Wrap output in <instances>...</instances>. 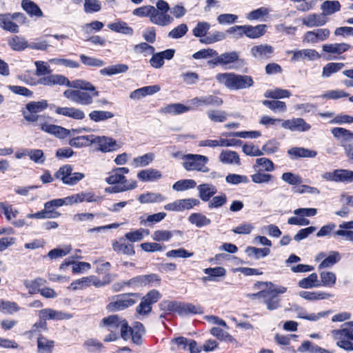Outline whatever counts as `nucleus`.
Listing matches in <instances>:
<instances>
[{
	"mask_svg": "<svg viewBox=\"0 0 353 353\" xmlns=\"http://www.w3.org/2000/svg\"><path fill=\"white\" fill-rule=\"evenodd\" d=\"M67 86L74 89L66 90L63 92V96L70 101L79 105H90L93 103L94 97L99 96V92L96 87L83 79L69 81Z\"/></svg>",
	"mask_w": 353,
	"mask_h": 353,
	"instance_id": "1",
	"label": "nucleus"
},
{
	"mask_svg": "<svg viewBox=\"0 0 353 353\" xmlns=\"http://www.w3.org/2000/svg\"><path fill=\"white\" fill-rule=\"evenodd\" d=\"M105 181L112 186L108 187L105 189L108 193H119L135 189L137 187L136 181H128L125 176H122L116 169H114L108 177L105 179Z\"/></svg>",
	"mask_w": 353,
	"mask_h": 353,
	"instance_id": "2",
	"label": "nucleus"
},
{
	"mask_svg": "<svg viewBox=\"0 0 353 353\" xmlns=\"http://www.w3.org/2000/svg\"><path fill=\"white\" fill-rule=\"evenodd\" d=\"M222 83L231 90H243L253 85L254 81L250 76L234 73L222 74Z\"/></svg>",
	"mask_w": 353,
	"mask_h": 353,
	"instance_id": "3",
	"label": "nucleus"
},
{
	"mask_svg": "<svg viewBox=\"0 0 353 353\" xmlns=\"http://www.w3.org/2000/svg\"><path fill=\"white\" fill-rule=\"evenodd\" d=\"M183 167L187 171L209 172L208 158L201 154H188L182 157Z\"/></svg>",
	"mask_w": 353,
	"mask_h": 353,
	"instance_id": "4",
	"label": "nucleus"
},
{
	"mask_svg": "<svg viewBox=\"0 0 353 353\" xmlns=\"http://www.w3.org/2000/svg\"><path fill=\"white\" fill-rule=\"evenodd\" d=\"M139 298V293H125L118 295L107 305V310L109 311L123 310L134 305Z\"/></svg>",
	"mask_w": 353,
	"mask_h": 353,
	"instance_id": "5",
	"label": "nucleus"
},
{
	"mask_svg": "<svg viewBox=\"0 0 353 353\" xmlns=\"http://www.w3.org/2000/svg\"><path fill=\"white\" fill-rule=\"evenodd\" d=\"M54 176L65 185H74L85 177V174L81 172H72V166L65 165L58 170Z\"/></svg>",
	"mask_w": 353,
	"mask_h": 353,
	"instance_id": "6",
	"label": "nucleus"
},
{
	"mask_svg": "<svg viewBox=\"0 0 353 353\" xmlns=\"http://www.w3.org/2000/svg\"><path fill=\"white\" fill-rule=\"evenodd\" d=\"M48 106L46 100L30 101L26 104V110L22 111L23 116L26 121L34 122L39 119V115L37 114L46 110Z\"/></svg>",
	"mask_w": 353,
	"mask_h": 353,
	"instance_id": "7",
	"label": "nucleus"
},
{
	"mask_svg": "<svg viewBox=\"0 0 353 353\" xmlns=\"http://www.w3.org/2000/svg\"><path fill=\"white\" fill-rule=\"evenodd\" d=\"M199 203L200 201L198 199L193 198L178 199L172 203L165 205L164 209L168 211L181 212L190 210Z\"/></svg>",
	"mask_w": 353,
	"mask_h": 353,
	"instance_id": "8",
	"label": "nucleus"
},
{
	"mask_svg": "<svg viewBox=\"0 0 353 353\" xmlns=\"http://www.w3.org/2000/svg\"><path fill=\"white\" fill-rule=\"evenodd\" d=\"M92 143L97 144V150L103 152H112L120 148L116 140L105 136L99 137L92 134Z\"/></svg>",
	"mask_w": 353,
	"mask_h": 353,
	"instance_id": "9",
	"label": "nucleus"
},
{
	"mask_svg": "<svg viewBox=\"0 0 353 353\" xmlns=\"http://www.w3.org/2000/svg\"><path fill=\"white\" fill-rule=\"evenodd\" d=\"M330 35V32L327 28L317 29L313 31H307L303 37V42L316 43L319 41L326 40Z\"/></svg>",
	"mask_w": 353,
	"mask_h": 353,
	"instance_id": "10",
	"label": "nucleus"
},
{
	"mask_svg": "<svg viewBox=\"0 0 353 353\" xmlns=\"http://www.w3.org/2000/svg\"><path fill=\"white\" fill-rule=\"evenodd\" d=\"M274 48L268 44L254 46L250 49V53L255 59L265 60L269 59L274 53Z\"/></svg>",
	"mask_w": 353,
	"mask_h": 353,
	"instance_id": "11",
	"label": "nucleus"
},
{
	"mask_svg": "<svg viewBox=\"0 0 353 353\" xmlns=\"http://www.w3.org/2000/svg\"><path fill=\"white\" fill-rule=\"evenodd\" d=\"M38 315L39 318L45 319L46 321H60L63 319H70L72 318V315L68 313L55 310L51 308H46L39 310Z\"/></svg>",
	"mask_w": 353,
	"mask_h": 353,
	"instance_id": "12",
	"label": "nucleus"
},
{
	"mask_svg": "<svg viewBox=\"0 0 353 353\" xmlns=\"http://www.w3.org/2000/svg\"><path fill=\"white\" fill-rule=\"evenodd\" d=\"M252 296H259L263 299L268 310H274L281 307V300L276 295L270 294L265 289L259 292L252 294Z\"/></svg>",
	"mask_w": 353,
	"mask_h": 353,
	"instance_id": "13",
	"label": "nucleus"
},
{
	"mask_svg": "<svg viewBox=\"0 0 353 353\" xmlns=\"http://www.w3.org/2000/svg\"><path fill=\"white\" fill-rule=\"evenodd\" d=\"M55 113L74 120H82L85 117L84 112L75 107H57Z\"/></svg>",
	"mask_w": 353,
	"mask_h": 353,
	"instance_id": "14",
	"label": "nucleus"
},
{
	"mask_svg": "<svg viewBox=\"0 0 353 353\" xmlns=\"http://www.w3.org/2000/svg\"><path fill=\"white\" fill-rule=\"evenodd\" d=\"M288 53L293 54L292 61H299L305 59L314 61L321 58L319 53L314 49H303L295 51H289Z\"/></svg>",
	"mask_w": 353,
	"mask_h": 353,
	"instance_id": "15",
	"label": "nucleus"
},
{
	"mask_svg": "<svg viewBox=\"0 0 353 353\" xmlns=\"http://www.w3.org/2000/svg\"><path fill=\"white\" fill-rule=\"evenodd\" d=\"M281 125L283 128L291 131L305 132L310 129V124L307 123L303 119L296 118L288 119L282 121Z\"/></svg>",
	"mask_w": 353,
	"mask_h": 353,
	"instance_id": "16",
	"label": "nucleus"
},
{
	"mask_svg": "<svg viewBox=\"0 0 353 353\" xmlns=\"http://www.w3.org/2000/svg\"><path fill=\"white\" fill-rule=\"evenodd\" d=\"M150 21L159 26H166L174 21L173 17L165 12H160L153 7Z\"/></svg>",
	"mask_w": 353,
	"mask_h": 353,
	"instance_id": "17",
	"label": "nucleus"
},
{
	"mask_svg": "<svg viewBox=\"0 0 353 353\" xmlns=\"http://www.w3.org/2000/svg\"><path fill=\"white\" fill-rule=\"evenodd\" d=\"M302 24L308 27L323 26L327 22V19L321 13H312L307 14L301 19Z\"/></svg>",
	"mask_w": 353,
	"mask_h": 353,
	"instance_id": "18",
	"label": "nucleus"
},
{
	"mask_svg": "<svg viewBox=\"0 0 353 353\" xmlns=\"http://www.w3.org/2000/svg\"><path fill=\"white\" fill-rule=\"evenodd\" d=\"M244 64V60L239 59L236 52L222 54V65H228L229 68H237Z\"/></svg>",
	"mask_w": 353,
	"mask_h": 353,
	"instance_id": "19",
	"label": "nucleus"
},
{
	"mask_svg": "<svg viewBox=\"0 0 353 353\" xmlns=\"http://www.w3.org/2000/svg\"><path fill=\"white\" fill-rule=\"evenodd\" d=\"M160 90L161 87L159 85L142 87L132 92L130 94V98L134 100H139L145 96L155 94Z\"/></svg>",
	"mask_w": 353,
	"mask_h": 353,
	"instance_id": "20",
	"label": "nucleus"
},
{
	"mask_svg": "<svg viewBox=\"0 0 353 353\" xmlns=\"http://www.w3.org/2000/svg\"><path fill=\"white\" fill-rule=\"evenodd\" d=\"M41 129L43 131L53 134L59 139H63L69 136L70 134L69 130L53 124L43 123L41 125Z\"/></svg>",
	"mask_w": 353,
	"mask_h": 353,
	"instance_id": "21",
	"label": "nucleus"
},
{
	"mask_svg": "<svg viewBox=\"0 0 353 353\" xmlns=\"http://www.w3.org/2000/svg\"><path fill=\"white\" fill-rule=\"evenodd\" d=\"M38 83L52 86L54 85H65L69 83V80L61 74H52L48 77H42L38 80Z\"/></svg>",
	"mask_w": 353,
	"mask_h": 353,
	"instance_id": "22",
	"label": "nucleus"
},
{
	"mask_svg": "<svg viewBox=\"0 0 353 353\" xmlns=\"http://www.w3.org/2000/svg\"><path fill=\"white\" fill-rule=\"evenodd\" d=\"M350 48V45L345 43H326L322 46V50L327 53L339 55L347 51Z\"/></svg>",
	"mask_w": 353,
	"mask_h": 353,
	"instance_id": "23",
	"label": "nucleus"
},
{
	"mask_svg": "<svg viewBox=\"0 0 353 353\" xmlns=\"http://www.w3.org/2000/svg\"><path fill=\"white\" fill-rule=\"evenodd\" d=\"M332 334L334 339H341V336H343L347 339L353 341V321L344 323L342 329L333 330Z\"/></svg>",
	"mask_w": 353,
	"mask_h": 353,
	"instance_id": "24",
	"label": "nucleus"
},
{
	"mask_svg": "<svg viewBox=\"0 0 353 353\" xmlns=\"http://www.w3.org/2000/svg\"><path fill=\"white\" fill-rule=\"evenodd\" d=\"M138 200L141 203H161L166 200V197L160 193L148 192L140 194Z\"/></svg>",
	"mask_w": 353,
	"mask_h": 353,
	"instance_id": "25",
	"label": "nucleus"
},
{
	"mask_svg": "<svg viewBox=\"0 0 353 353\" xmlns=\"http://www.w3.org/2000/svg\"><path fill=\"white\" fill-rule=\"evenodd\" d=\"M137 177L142 181H154L160 179L162 174L159 170L150 168L139 172Z\"/></svg>",
	"mask_w": 353,
	"mask_h": 353,
	"instance_id": "26",
	"label": "nucleus"
},
{
	"mask_svg": "<svg viewBox=\"0 0 353 353\" xmlns=\"http://www.w3.org/2000/svg\"><path fill=\"white\" fill-rule=\"evenodd\" d=\"M266 25L261 24L256 26H244V35L251 39H257L265 33Z\"/></svg>",
	"mask_w": 353,
	"mask_h": 353,
	"instance_id": "27",
	"label": "nucleus"
},
{
	"mask_svg": "<svg viewBox=\"0 0 353 353\" xmlns=\"http://www.w3.org/2000/svg\"><path fill=\"white\" fill-rule=\"evenodd\" d=\"M10 14H0V27L7 31L12 33L19 32V26L14 23Z\"/></svg>",
	"mask_w": 353,
	"mask_h": 353,
	"instance_id": "28",
	"label": "nucleus"
},
{
	"mask_svg": "<svg viewBox=\"0 0 353 353\" xmlns=\"http://www.w3.org/2000/svg\"><path fill=\"white\" fill-rule=\"evenodd\" d=\"M125 319L120 318L118 315H110L103 318L101 324L106 327L109 330H114L120 328L121 324L124 323Z\"/></svg>",
	"mask_w": 353,
	"mask_h": 353,
	"instance_id": "29",
	"label": "nucleus"
},
{
	"mask_svg": "<svg viewBox=\"0 0 353 353\" xmlns=\"http://www.w3.org/2000/svg\"><path fill=\"white\" fill-rule=\"evenodd\" d=\"M21 7L31 17H42L43 16L39 7L31 0H23Z\"/></svg>",
	"mask_w": 353,
	"mask_h": 353,
	"instance_id": "30",
	"label": "nucleus"
},
{
	"mask_svg": "<svg viewBox=\"0 0 353 353\" xmlns=\"http://www.w3.org/2000/svg\"><path fill=\"white\" fill-rule=\"evenodd\" d=\"M288 152L294 158H314L317 155V152L316 151L304 148H292L290 149Z\"/></svg>",
	"mask_w": 353,
	"mask_h": 353,
	"instance_id": "31",
	"label": "nucleus"
},
{
	"mask_svg": "<svg viewBox=\"0 0 353 353\" xmlns=\"http://www.w3.org/2000/svg\"><path fill=\"white\" fill-rule=\"evenodd\" d=\"M299 296L307 301H317L327 299L332 296L331 294L324 292H308L301 291L299 292Z\"/></svg>",
	"mask_w": 353,
	"mask_h": 353,
	"instance_id": "32",
	"label": "nucleus"
},
{
	"mask_svg": "<svg viewBox=\"0 0 353 353\" xmlns=\"http://www.w3.org/2000/svg\"><path fill=\"white\" fill-rule=\"evenodd\" d=\"M108 27L111 30L122 33L127 35H132L133 34V29L128 26L127 23L121 21H118L114 23H109Z\"/></svg>",
	"mask_w": 353,
	"mask_h": 353,
	"instance_id": "33",
	"label": "nucleus"
},
{
	"mask_svg": "<svg viewBox=\"0 0 353 353\" xmlns=\"http://www.w3.org/2000/svg\"><path fill=\"white\" fill-rule=\"evenodd\" d=\"M341 8V4L338 1H325L321 5L322 10L321 14L323 17L331 15L339 11Z\"/></svg>",
	"mask_w": 353,
	"mask_h": 353,
	"instance_id": "34",
	"label": "nucleus"
},
{
	"mask_svg": "<svg viewBox=\"0 0 353 353\" xmlns=\"http://www.w3.org/2000/svg\"><path fill=\"white\" fill-rule=\"evenodd\" d=\"M298 284L300 288L304 289H310L321 286L316 273H312L307 277L300 280Z\"/></svg>",
	"mask_w": 353,
	"mask_h": 353,
	"instance_id": "35",
	"label": "nucleus"
},
{
	"mask_svg": "<svg viewBox=\"0 0 353 353\" xmlns=\"http://www.w3.org/2000/svg\"><path fill=\"white\" fill-rule=\"evenodd\" d=\"M190 110V108L188 106H185L181 103H172L169 104L161 109V112L172 114H179L185 112H188Z\"/></svg>",
	"mask_w": 353,
	"mask_h": 353,
	"instance_id": "36",
	"label": "nucleus"
},
{
	"mask_svg": "<svg viewBox=\"0 0 353 353\" xmlns=\"http://www.w3.org/2000/svg\"><path fill=\"white\" fill-rule=\"evenodd\" d=\"M128 68L126 64L119 63L103 68L99 72L101 75L112 76L119 73H124L128 71Z\"/></svg>",
	"mask_w": 353,
	"mask_h": 353,
	"instance_id": "37",
	"label": "nucleus"
},
{
	"mask_svg": "<svg viewBox=\"0 0 353 353\" xmlns=\"http://www.w3.org/2000/svg\"><path fill=\"white\" fill-rule=\"evenodd\" d=\"M54 343L52 340H48L43 336H40L37 339V348L39 353H52Z\"/></svg>",
	"mask_w": 353,
	"mask_h": 353,
	"instance_id": "38",
	"label": "nucleus"
},
{
	"mask_svg": "<svg viewBox=\"0 0 353 353\" xmlns=\"http://www.w3.org/2000/svg\"><path fill=\"white\" fill-rule=\"evenodd\" d=\"M9 46L16 51H22L28 48V43L23 37L14 36L8 40Z\"/></svg>",
	"mask_w": 353,
	"mask_h": 353,
	"instance_id": "39",
	"label": "nucleus"
},
{
	"mask_svg": "<svg viewBox=\"0 0 353 353\" xmlns=\"http://www.w3.org/2000/svg\"><path fill=\"white\" fill-rule=\"evenodd\" d=\"M253 168L256 171H261L263 170L266 172H272L274 170L273 162L267 158H259L256 160V164L254 165Z\"/></svg>",
	"mask_w": 353,
	"mask_h": 353,
	"instance_id": "40",
	"label": "nucleus"
},
{
	"mask_svg": "<svg viewBox=\"0 0 353 353\" xmlns=\"http://www.w3.org/2000/svg\"><path fill=\"white\" fill-rule=\"evenodd\" d=\"M92 143V134L86 136H79L71 139L69 144L74 148H82L89 146Z\"/></svg>",
	"mask_w": 353,
	"mask_h": 353,
	"instance_id": "41",
	"label": "nucleus"
},
{
	"mask_svg": "<svg viewBox=\"0 0 353 353\" xmlns=\"http://www.w3.org/2000/svg\"><path fill=\"white\" fill-rule=\"evenodd\" d=\"M343 67L344 63H328L323 67L321 76L323 78H328L332 74L343 69Z\"/></svg>",
	"mask_w": 353,
	"mask_h": 353,
	"instance_id": "42",
	"label": "nucleus"
},
{
	"mask_svg": "<svg viewBox=\"0 0 353 353\" xmlns=\"http://www.w3.org/2000/svg\"><path fill=\"white\" fill-rule=\"evenodd\" d=\"M188 221L190 223L195 225L198 228H201L210 223V220L201 213L191 214L188 217Z\"/></svg>",
	"mask_w": 353,
	"mask_h": 353,
	"instance_id": "43",
	"label": "nucleus"
},
{
	"mask_svg": "<svg viewBox=\"0 0 353 353\" xmlns=\"http://www.w3.org/2000/svg\"><path fill=\"white\" fill-rule=\"evenodd\" d=\"M112 248L115 252H121L126 255H134L135 254L132 244H126L121 241H114L112 243Z\"/></svg>",
	"mask_w": 353,
	"mask_h": 353,
	"instance_id": "44",
	"label": "nucleus"
},
{
	"mask_svg": "<svg viewBox=\"0 0 353 353\" xmlns=\"http://www.w3.org/2000/svg\"><path fill=\"white\" fill-rule=\"evenodd\" d=\"M199 196L203 201H208L216 193V189L213 185L202 184L198 186Z\"/></svg>",
	"mask_w": 353,
	"mask_h": 353,
	"instance_id": "45",
	"label": "nucleus"
},
{
	"mask_svg": "<svg viewBox=\"0 0 353 353\" xmlns=\"http://www.w3.org/2000/svg\"><path fill=\"white\" fill-rule=\"evenodd\" d=\"M321 281H319L321 286L332 287L336 283V276L332 272L323 271L320 273Z\"/></svg>",
	"mask_w": 353,
	"mask_h": 353,
	"instance_id": "46",
	"label": "nucleus"
},
{
	"mask_svg": "<svg viewBox=\"0 0 353 353\" xmlns=\"http://www.w3.org/2000/svg\"><path fill=\"white\" fill-rule=\"evenodd\" d=\"M333 136L343 141H348L353 139V132L343 128H334L332 130Z\"/></svg>",
	"mask_w": 353,
	"mask_h": 353,
	"instance_id": "47",
	"label": "nucleus"
},
{
	"mask_svg": "<svg viewBox=\"0 0 353 353\" xmlns=\"http://www.w3.org/2000/svg\"><path fill=\"white\" fill-rule=\"evenodd\" d=\"M341 260V255L336 251H332L329 256L325 257L319 265V268H327L332 267Z\"/></svg>",
	"mask_w": 353,
	"mask_h": 353,
	"instance_id": "48",
	"label": "nucleus"
},
{
	"mask_svg": "<svg viewBox=\"0 0 353 353\" xmlns=\"http://www.w3.org/2000/svg\"><path fill=\"white\" fill-rule=\"evenodd\" d=\"M264 96L266 98L279 99L283 98H288L291 96V93L288 90L276 88L274 90H266L264 93Z\"/></svg>",
	"mask_w": 353,
	"mask_h": 353,
	"instance_id": "49",
	"label": "nucleus"
},
{
	"mask_svg": "<svg viewBox=\"0 0 353 353\" xmlns=\"http://www.w3.org/2000/svg\"><path fill=\"white\" fill-rule=\"evenodd\" d=\"M154 159V154L152 152L145 154L143 156L136 157L133 159L132 165L135 168L144 167L149 165Z\"/></svg>",
	"mask_w": 353,
	"mask_h": 353,
	"instance_id": "50",
	"label": "nucleus"
},
{
	"mask_svg": "<svg viewBox=\"0 0 353 353\" xmlns=\"http://www.w3.org/2000/svg\"><path fill=\"white\" fill-rule=\"evenodd\" d=\"M180 315H185L189 314H196L203 313V309L200 306L194 305L192 303H181Z\"/></svg>",
	"mask_w": 353,
	"mask_h": 353,
	"instance_id": "51",
	"label": "nucleus"
},
{
	"mask_svg": "<svg viewBox=\"0 0 353 353\" xmlns=\"http://www.w3.org/2000/svg\"><path fill=\"white\" fill-rule=\"evenodd\" d=\"M114 114L108 111L94 110L89 114L90 119L94 122H99L111 119Z\"/></svg>",
	"mask_w": 353,
	"mask_h": 353,
	"instance_id": "52",
	"label": "nucleus"
},
{
	"mask_svg": "<svg viewBox=\"0 0 353 353\" xmlns=\"http://www.w3.org/2000/svg\"><path fill=\"white\" fill-rule=\"evenodd\" d=\"M174 233H179V232L159 230L154 232L152 237L153 240L157 241H168Z\"/></svg>",
	"mask_w": 353,
	"mask_h": 353,
	"instance_id": "53",
	"label": "nucleus"
},
{
	"mask_svg": "<svg viewBox=\"0 0 353 353\" xmlns=\"http://www.w3.org/2000/svg\"><path fill=\"white\" fill-rule=\"evenodd\" d=\"M196 185V183L192 179H183L174 183L172 185V188L175 191L181 192L188 189L193 188Z\"/></svg>",
	"mask_w": 353,
	"mask_h": 353,
	"instance_id": "54",
	"label": "nucleus"
},
{
	"mask_svg": "<svg viewBox=\"0 0 353 353\" xmlns=\"http://www.w3.org/2000/svg\"><path fill=\"white\" fill-rule=\"evenodd\" d=\"M257 285H259V288H264V287L268 288L267 289H265V290H267L268 292H269V293H270V294L276 295V296H278V294H284L287 291V288L285 287L274 286V285H273V284L272 283H268L260 282V283H258Z\"/></svg>",
	"mask_w": 353,
	"mask_h": 353,
	"instance_id": "55",
	"label": "nucleus"
},
{
	"mask_svg": "<svg viewBox=\"0 0 353 353\" xmlns=\"http://www.w3.org/2000/svg\"><path fill=\"white\" fill-rule=\"evenodd\" d=\"M349 97V94L343 90L336 89L328 90L323 94L321 97L323 99L336 100Z\"/></svg>",
	"mask_w": 353,
	"mask_h": 353,
	"instance_id": "56",
	"label": "nucleus"
},
{
	"mask_svg": "<svg viewBox=\"0 0 353 353\" xmlns=\"http://www.w3.org/2000/svg\"><path fill=\"white\" fill-rule=\"evenodd\" d=\"M71 250V245H65L62 248L52 249L48 253V256L50 259L61 258L68 254L70 252Z\"/></svg>",
	"mask_w": 353,
	"mask_h": 353,
	"instance_id": "57",
	"label": "nucleus"
},
{
	"mask_svg": "<svg viewBox=\"0 0 353 353\" xmlns=\"http://www.w3.org/2000/svg\"><path fill=\"white\" fill-rule=\"evenodd\" d=\"M188 31V28L187 25L181 23L170 30L168 34V37L174 39H179L183 37Z\"/></svg>",
	"mask_w": 353,
	"mask_h": 353,
	"instance_id": "58",
	"label": "nucleus"
},
{
	"mask_svg": "<svg viewBox=\"0 0 353 353\" xmlns=\"http://www.w3.org/2000/svg\"><path fill=\"white\" fill-rule=\"evenodd\" d=\"M143 287L159 286L161 283V278L157 274H142Z\"/></svg>",
	"mask_w": 353,
	"mask_h": 353,
	"instance_id": "59",
	"label": "nucleus"
},
{
	"mask_svg": "<svg viewBox=\"0 0 353 353\" xmlns=\"http://www.w3.org/2000/svg\"><path fill=\"white\" fill-rule=\"evenodd\" d=\"M249 256H253L255 259L265 257L270 254L269 248H257L254 247H248L245 250Z\"/></svg>",
	"mask_w": 353,
	"mask_h": 353,
	"instance_id": "60",
	"label": "nucleus"
},
{
	"mask_svg": "<svg viewBox=\"0 0 353 353\" xmlns=\"http://www.w3.org/2000/svg\"><path fill=\"white\" fill-rule=\"evenodd\" d=\"M222 162L239 165L240 159L236 152L227 150L222 151Z\"/></svg>",
	"mask_w": 353,
	"mask_h": 353,
	"instance_id": "61",
	"label": "nucleus"
},
{
	"mask_svg": "<svg viewBox=\"0 0 353 353\" xmlns=\"http://www.w3.org/2000/svg\"><path fill=\"white\" fill-rule=\"evenodd\" d=\"M144 233L148 234L149 231L141 228L133 232H127L125 234V237L131 242L140 241L143 239Z\"/></svg>",
	"mask_w": 353,
	"mask_h": 353,
	"instance_id": "62",
	"label": "nucleus"
},
{
	"mask_svg": "<svg viewBox=\"0 0 353 353\" xmlns=\"http://www.w3.org/2000/svg\"><path fill=\"white\" fill-rule=\"evenodd\" d=\"M337 182H353V171L346 169H337Z\"/></svg>",
	"mask_w": 353,
	"mask_h": 353,
	"instance_id": "63",
	"label": "nucleus"
},
{
	"mask_svg": "<svg viewBox=\"0 0 353 353\" xmlns=\"http://www.w3.org/2000/svg\"><path fill=\"white\" fill-rule=\"evenodd\" d=\"M263 104L273 111L283 112L286 110V104L283 101L264 100Z\"/></svg>",
	"mask_w": 353,
	"mask_h": 353,
	"instance_id": "64",
	"label": "nucleus"
}]
</instances>
